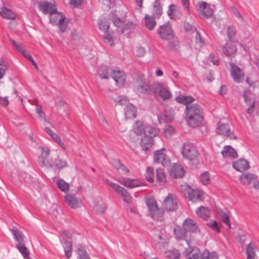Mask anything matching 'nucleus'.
Here are the masks:
<instances>
[{"mask_svg": "<svg viewBox=\"0 0 259 259\" xmlns=\"http://www.w3.org/2000/svg\"><path fill=\"white\" fill-rule=\"evenodd\" d=\"M181 153L183 158L191 162L190 166L192 169L198 167L200 163V153L193 144L184 143L182 147Z\"/></svg>", "mask_w": 259, "mask_h": 259, "instance_id": "f257e3e1", "label": "nucleus"}, {"mask_svg": "<svg viewBox=\"0 0 259 259\" xmlns=\"http://www.w3.org/2000/svg\"><path fill=\"white\" fill-rule=\"evenodd\" d=\"M202 110L197 104L187 106L186 110V120L192 127L198 126L203 120Z\"/></svg>", "mask_w": 259, "mask_h": 259, "instance_id": "f03ea898", "label": "nucleus"}, {"mask_svg": "<svg viewBox=\"0 0 259 259\" xmlns=\"http://www.w3.org/2000/svg\"><path fill=\"white\" fill-rule=\"evenodd\" d=\"M133 85L140 93L150 94L151 87L150 82L146 80L142 74H135L133 76Z\"/></svg>", "mask_w": 259, "mask_h": 259, "instance_id": "7ed1b4c3", "label": "nucleus"}, {"mask_svg": "<svg viewBox=\"0 0 259 259\" xmlns=\"http://www.w3.org/2000/svg\"><path fill=\"white\" fill-rule=\"evenodd\" d=\"M127 12L124 8H119V10L112 11L110 16L114 25L116 27L122 26L124 21L123 18L126 16Z\"/></svg>", "mask_w": 259, "mask_h": 259, "instance_id": "20e7f679", "label": "nucleus"}, {"mask_svg": "<svg viewBox=\"0 0 259 259\" xmlns=\"http://www.w3.org/2000/svg\"><path fill=\"white\" fill-rule=\"evenodd\" d=\"M197 10L199 16L203 18L211 17L213 13V9L209 4L199 1L196 6Z\"/></svg>", "mask_w": 259, "mask_h": 259, "instance_id": "39448f33", "label": "nucleus"}, {"mask_svg": "<svg viewBox=\"0 0 259 259\" xmlns=\"http://www.w3.org/2000/svg\"><path fill=\"white\" fill-rule=\"evenodd\" d=\"M163 206L167 211H174L178 208L177 197L173 194H168L164 199Z\"/></svg>", "mask_w": 259, "mask_h": 259, "instance_id": "423d86ee", "label": "nucleus"}, {"mask_svg": "<svg viewBox=\"0 0 259 259\" xmlns=\"http://www.w3.org/2000/svg\"><path fill=\"white\" fill-rule=\"evenodd\" d=\"M146 202L149 209V214L152 218L156 219L163 214V211L158 208L154 198L152 197L147 198Z\"/></svg>", "mask_w": 259, "mask_h": 259, "instance_id": "0eeeda50", "label": "nucleus"}, {"mask_svg": "<svg viewBox=\"0 0 259 259\" xmlns=\"http://www.w3.org/2000/svg\"><path fill=\"white\" fill-rule=\"evenodd\" d=\"M230 74L233 80L237 83L241 82L245 77L243 69L233 63H230Z\"/></svg>", "mask_w": 259, "mask_h": 259, "instance_id": "6e6552de", "label": "nucleus"}, {"mask_svg": "<svg viewBox=\"0 0 259 259\" xmlns=\"http://www.w3.org/2000/svg\"><path fill=\"white\" fill-rule=\"evenodd\" d=\"M61 237L64 241V249L65 256L69 258L72 255V239L69 232L64 231L61 235Z\"/></svg>", "mask_w": 259, "mask_h": 259, "instance_id": "1a4fd4ad", "label": "nucleus"}, {"mask_svg": "<svg viewBox=\"0 0 259 259\" xmlns=\"http://www.w3.org/2000/svg\"><path fill=\"white\" fill-rule=\"evenodd\" d=\"M216 132L218 135L229 137L230 139H236V137L230 131L229 125L227 123L220 122L217 127Z\"/></svg>", "mask_w": 259, "mask_h": 259, "instance_id": "9d476101", "label": "nucleus"}, {"mask_svg": "<svg viewBox=\"0 0 259 259\" xmlns=\"http://www.w3.org/2000/svg\"><path fill=\"white\" fill-rule=\"evenodd\" d=\"M109 185L121 197L123 201L128 204L130 203V194L128 191L123 187L113 182H110Z\"/></svg>", "mask_w": 259, "mask_h": 259, "instance_id": "9b49d317", "label": "nucleus"}, {"mask_svg": "<svg viewBox=\"0 0 259 259\" xmlns=\"http://www.w3.org/2000/svg\"><path fill=\"white\" fill-rule=\"evenodd\" d=\"M165 148L157 150L154 153V160L155 162L160 163L163 166H167L170 163V160L164 153Z\"/></svg>", "mask_w": 259, "mask_h": 259, "instance_id": "f8f14e48", "label": "nucleus"}, {"mask_svg": "<svg viewBox=\"0 0 259 259\" xmlns=\"http://www.w3.org/2000/svg\"><path fill=\"white\" fill-rule=\"evenodd\" d=\"M184 254L188 259L201 258L202 253L196 246H189L184 251Z\"/></svg>", "mask_w": 259, "mask_h": 259, "instance_id": "ddd939ff", "label": "nucleus"}, {"mask_svg": "<svg viewBox=\"0 0 259 259\" xmlns=\"http://www.w3.org/2000/svg\"><path fill=\"white\" fill-rule=\"evenodd\" d=\"M160 37L164 39H169L173 37V31L168 23L161 26L159 29Z\"/></svg>", "mask_w": 259, "mask_h": 259, "instance_id": "4468645a", "label": "nucleus"}, {"mask_svg": "<svg viewBox=\"0 0 259 259\" xmlns=\"http://www.w3.org/2000/svg\"><path fill=\"white\" fill-rule=\"evenodd\" d=\"M206 194L202 190L193 189L188 193L189 200L194 202L203 201Z\"/></svg>", "mask_w": 259, "mask_h": 259, "instance_id": "2eb2a0df", "label": "nucleus"}, {"mask_svg": "<svg viewBox=\"0 0 259 259\" xmlns=\"http://www.w3.org/2000/svg\"><path fill=\"white\" fill-rule=\"evenodd\" d=\"M237 49L234 42L229 41L223 48L222 51L227 56L234 57L237 52Z\"/></svg>", "mask_w": 259, "mask_h": 259, "instance_id": "dca6fc26", "label": "nucleus"}, {"mask_svg": "<svg viewBox=\"0 0 259 259\" xmlns=\"http://www.w3.org/2000/svg\"><path fill=\"white\" fill-rule=\"evenodd\" d=\"M155 93L163 100L169 99L171 98L172 95L168 89L164 87L160 84H158L156 87Z\"/></svg>", "mask_w": 259, "mask_h": 259, "instance_id": "f3484780", "label": "nucleus"}, {"mask_svg": "<svg viewBox=\"0 0 259 259\" xmlns=\"http://www.w3.org/2000/svg\"><path fill=\"white\" fill-rule=\"evenodd\" d=\"M111 77L115 80L118 87H121L124 84L126 76L123 72L113 70Z\"/></svg>", "mask_w": 259, "mask_h": 259, "instance_id": "a211bd4d", "label": "nucleus"}, {"mask_svg": "<svg viewBox=\"0 0 259 259\" xmlns=\"http://www.w3.org/2000/svg\"><path fill=\"white\" fill-rule=\"evenodd\" d=\"M170 176L174 178H182L185 175V171L183 166L180 164H174L169 170Z\"/></svg>", "mask_w": 259, "mask_h": 259, "instance_id": "6ab92c4d", "label": "nucleus"}, {"mask_svg": "<svg viewBox=\"0 0 259 259\" xmlns=\"http://www.w3.org/2000/svg\"><path fill=\"white\" fill-rule=\"evenodd\" d=\"M38 8L44 14H50L52 12H56L55 5L48 2H41L38 4Z\"/></svg>", "mask_w": 259, "mask_h": 259, "instance_id": "aec40b11", "label": "nucleus"}, {"mask_svg": "<svg viewBox=\"0 0 259 259\" xmlns=\"http://www.w3.org/2000/svg\"><path fill=\"white\" fill-rule=\"evenodd\" d=\"M195 213L197 216L203 220L207 221L210 217V209L204 206H200L195 209Z\"/></svg>", "mask_w": 259, "mask_h": 259, "instance_id": "412c9836", "label": "nucleus"}, {"mask_svg": "<svg viewBox=\"0 0 259 259\" xmlns=\"http://www.w3.org/2000/svg\"><path fill=\"white\" fill-rule=\"evenodd\" d=\"M175 116V113L173 110L171 109L165 110L158 116V120L159 122H169L173 120Z\"/></svg>", "mask_w": 259, "mask_h": 259, "instance_id": "4be33fe9", "label": "nucleus"}, {"mask_svg": "<svg viewBox=\"0 0 259 259\" xmlns=\"http://www.w3.org/2000/svg\"><path fill=\"white\" fill-rule=\"evenodd\" d=\"M257 176L253 174L246 172L242 174L240 177V183L245 186L250 184L256 180Z\"/></svg>", "mask_w": 259, "mask_h": 259, "instance_id": "5701e85b", "label": "nucleus"}, {"mask_svg": "<svg viewBox=\"0 0 259 259\" xmlns=\"http://www.w3.org/2000/svg\"><path fill=\"white\" fill-rule=\"evenodd\" d=\"M65 199L68 205L73 208L78 207L81 204V200L76 198L72 194H67Z\"/></svg>", "mask_w": 259, "mask_h": 259, "instance_id": "b1692460", "label": "nucleus"}, {"mask_svg": "<svg viewBox=\"0 0 259 259\" xmlns=\"http://www.w3.org/2000/svg\"><path fill=\"white\" fill-rule=\"evenodd\" d=\"M183 225L187 232L188 231L194 232L198 229V225L197 222L190 218L186 219L183 222Z\"/></svg>", "mask_w": 259, "mask_h": 259, "instance_id": "393cba45", "label": "nucleus"}, {"mask_svg": "<svg viewBox=\"0 0 259 259\" xmlns=\"http://www.w3.org/2000/svg\"><path fill=\"white\" fill-rule=\"evenodd\" d=\"M232 166L237 171L242 172L246 170L249 168V164L244 159H240L232 164Z\"/></svg>", "mask_w": 259, "mask_h": 259, "instance_id": "a878e982", "label": "nucleus"}, {"mask_svg": "<svg viewBox=\"0 0 259 259\" xmlns=\"http://www.w3.org/2000/svg\"><path fill=\"white\" fill-rule=\"evenodd\" d=\"M174 233L176 238L178 240H183L186 238L187 232L183 226L176 225L174 228Z\"/></svg>", "mask_w": 259, "mask_h": 259, "instance_id": "bb28decb", "label": "nucleus"}, {"mask_svg": "<svg viewBox=\"0 0 259 259\" xmlns=\"http://www.w3.org/2000/svg\"><path fill=\"white\" fill-rule=\"evenodd\" d=\"M65 19L61 13H59L56 9V12H52L50 14V22L53 25H58V22L64 21Z\"/></svg>", "mask_w": 259, "mask_h": 259, "instance_id": "cd10ccee", "label": "nucleus"}, {"mask_svg": "<svg viewBox=\"0 0 259 259\" xmlns=\"http://www.w3.org/2000/svg\"><path fill=\"white\" fill-rule=\"evenodd\" d=\"M117 103L121 106H125L124 108V116L125 119L127 120L128 119V106L130 105V100L128 98L124 96H120L118 97Z\"/></svg>", "mask_w": 259, "mask_h": 259, "instance_id": "c85d7f7f", "label": "nucleus"}, {"mask_svg": "<svg viewBox=\"0 0 259 259\" xmlns=\"http://www.w3.org/2000/svg\"><path fill=\"white\" fill-rule=\"evenodd\" d=\"M113 69L107 66H102L99 68L98 74L102 79H109L111 77Z\"/></svg>", "mask_w": 259, "mask_h": 259, "instance_id": "c756f323", "label": "nucleus"}, {"mask_svg": "<svg viewBox=\"0 0 259 259\" xmlns=\"http://www.w3.org/2000/svg\"><path fill=\"white\" fill-rule=\"evenodd\" d=\"M153 144V139L147 135H145L141 140L140 145L143 150H148Z\"/></svg>", "mask_w": 259, "mask_h": 259, "instance_id": "7c9ffc66", "label": "nucleus"}, {"mask_svg": "<svg viewBox=\"0 0 259 259\" xmlns=\"http://www.w3.org/2000/svg\"><path fill=\"white\" fill-rule=\"evenodd\" d=\"M112 164L119 174L124 175L129 172L128 169L118 159H114L112 162Z\"/></svg>", "mask_w": 259, "mask_h": 259, "instance_id": "2f4dec72", "label": "nucleus"}, {"mask_svg": "<svg viewBox=\"0 0 259 259\" xmlns=\"http://www.w3.org/2000/svg\"><path fill=\"white\" fill-rule=\"evenodd\" d=\"M244 97L246 104L249 106L247 110V112L249 114H252L254 112V100L251 98L249 94L245 93Z\"/></svg>", "mask_w": 259, "mask_h": 259, "instance_id": "473e14b6", "label": "nucleus"}, {"mask_svg": "<svg viewBox=\"0 0 259 259\" xmlns=\"http://www.w3.org/2000/svg\"><path fill=\"white\" fill-rule=\"evenodd\" d=\"M144 23L146 27L149 30L154 29L156 25L154 18L148 14H146L145 16Z\"/></svg>", "mask_w": 259, "mask_h": 259, "instance_id": "72a5a7b5", "label": "nucleus"}, {"mask_svg": "<svg viewBox=\"0 0 259 259\" xmlns=\"http://www.w3.org/2000/svg\"><path fill=\"white\" fill-rule=\"evenodd\" d=\"M46 132L53 138V139L64 150L66 149V147L63 142H62L61 138L58 135L53 132L48 127L45 128Z\"/></svg>", "mask_w": 259, "mask_h": 259, "instance_id": "f704fd0d", "label": "nucleus"}, {"mask_svg": "<svg viewBox=\"0 0 259 259\" xmlns=\"http://www.w3.org/2000/svg\"><path fill=\"white\" fill-rule=\"evenodd\" d=\"M167 14L169 17L171 19H176L180 17V13L178 7L174 5H171L169 6L167 10Z\"/></svg>", "mask_w": 259, "mask_h": 259, "instance_id": "c9c22d12", "label": "nucleus"}, {"mask_svg": "<svg viewBox=\"0 0 259 259\" xmlns=\"http://www.w3.org/2000/svg\"><path fill=\"white\" fill-rule=\"evenodd\" d=\"M1 16L5 19L14 20L16 15L10 9L6 7H3L0 11Z\"/></svg>", "mask_w": 259, "mask_h": 259, "instance_id": "e433bc0d", "label": "nucleus"}, {"mask_svg": "<svg viewBox=\"0 0 259 259\" xmlns=\"http://www.w3.org/2000/svg\"><path fill=\"white\" fill-rule=\"evenodd\" d=\"M133 131L137 135H140L145 133V129L143 124V122L141 120H138L133 124Z\"/></svg>", "mask_w": 259, "mask_h": 259, "instance_id": "4c0bfd02", "label": "nucleus"}, {"mask_svg": "<svg viewBox=\"0 0 259 259\" xmlns=\"http://www.w3.org/2000/svg\"><path fill=\"white\" fill-rule=\"evenodd\" d=\"M67 166V162L66 160L57 158L55 159L53 164H49V167L53 168L55 167L56 168L60 170Z\"/></svg>", "mask_w": 259, "mask_h": 259, "instance_id": "58836bf2", "label": "nucleus"}, {"mask_svg": "<svg viewBox=\"0 0 259 259\" xmlns=\"http://www.w3.org/2000/svg\"><path fill=\"white\" fill-rule=\"evenodd\" d=\"M256 248L252 243H250L247 245L246 248V252L247 255V259H255Z\"/></svg>", "mask_w": 259, "mask_h": 259, "instance_id": "ea45409f", "label": "nucleus"}, {"mask_svg": "<svg viewBox=\"0 0 259 259\" xmlns=\"http://www.w3.org/2000/svg\"><path fill=\"white\" fill-rule=\"evenodd\" d=\"M206 225L210 229L216 233L220 234L221 233L220 226H221V224H219L216 221L210 220L206 224Z\"/></svg>", "mask_w": 259, "mask_h": 259, "instance_id": "a19ab883", "label": "nucleus"}, {"mask_svg": "<svg viewBox=\"0 0 259 259\" xmlns=\"http://www.w3.org/2000/svg\"><path fill=\"white\" fill-rule=\"evenodd\" d=\"M16 248L23 255L24 259H30L29 252L24 243H18L16 245Z\"/></svg>", "mask_w": 259, "mask_h": 259, "instance_id": "79ce46f5", "label": "nucleus"}, {"mask_svg": "<svg viewBox=\"0 0 259 259\" xmlns=\"http://www.w3.org/2000/svg\"><path fill=\"white\" fill-rule=\"evenodd\" d=\"M156 181L159 185H164L166 183L165 176L163 170L160 168L156 170Z\"/></svg>", "mask_w": 259, "mask_h": 259, "instance_id": "37998d69", "label": "nucleus"}, {"mask_svg": "<svg viewBox=\"0 0 259 259\" xmlns=\"http://www.w3.org/2000/svg\"><path fill=\"white\" fill-rule=\"evenodd\" d=\"M176 101L179 103L187 105L195 101V99L190 96H182L176 98Z\"/></svg>", "mask_w": 259, "mask_h": 259, "instance_id": "c03bdc74", "label": "nucleus"}, {"mask_svg": "<svg viewBox=\"0 0 259 259\" xmlns=\"http://www.w3.org/2000/svg\"><path fill=\"white\" fill-rule=\"evenodd\" d=\"M223 156L225 157H235L237 155V152L230 146H226L221 152Z\"/></svg>", "mask_w": 259, "mask_h": 259, "instance_id": "a18cd8bd", "label": "nucleus"}, {"mask_svg": "<svg viewBox=\"0 0 259 259\" xmlns=\"http://www.w3.org/2000/svg\"><path fill=\"white\" fill-rule=\"evenodd\" d=\"M210 174L207 171L203 172L199 176V181L204 186H207L210 183Z\"/></svg>", "mask_w": 259, "mask_h": 259, "instance_id": "49530a36", "label": "nucleus"}, {"mask_svg": "<svg viewBox=\"0 0 259 259\" xmlns=\"http://www.w3.org/2000/svg\"><path fill=\"white\" fill-rule=\"evenodd\" d=\"M11 232L14 235V238L19 243H24V239L23 235L20 230L16 227H14L11 229Z\"/></svg>", "mask_w": 259, "mask_h": 259, "instance_id": "de8ad7c7", "label": "nucleus"}, {"mask_svg": "<svg viewBox=\"0 0 259 259\" xmlns=\"http://www.w3.org/2000/svg\"><path fill=\"white\" fill-rule=\"evenodd\" d=\"M165 253L167 257L171 259H179L181 256L180 251L177 249L168 250Z\"/></svg>", "mask_w": 259, "mask_h": 259, "instance_id": "09e8293b", "label": "nucleus"}, {"mask_svg": "<svg viewBox=\"0 0 259 259\" xmlns=\"http://www.w3.org/2000/svg\"><path fill=\"white\" fill-rule=\"evenodd\" d=\"M154 168L151 166H148L145 171V176L147 180L150 183L154 182Z\"/></svg>", "mask_w": 259, "mask_h": 259, "instance_id": "8fccbe9b", "label": "nucleus"}, {"mask_svg": "<svg viewBox=\"0 0 259 259\" xmlns=\"http://www.w3.org/2000/svg\"><path fill=\"white\" fill-rule=\"evenodd\" d=\"M133 53L139 57H143L146 53V49L144 46L137 45L134 48Z\"/></svg>", "mask_w": 259, "mask_h": 259, "instance_id": "3c124183", "label": "nucleus"}, {"mask_svg": "<svg viewBox=\"0 0 259 259\" xmlns=\"http://www.w3.org/2000/svg\"><path fill=\"white\" fill-rule=\"evenodd\" d=\"M9 64L8 62L1 60L0 61V79L3 78L6 74V71L8 70Z\"/></svg>", "mask_w": 259, "mask_h": 259, "instance_id": "603ef678", "label": "nucleus"}, {"mask_svg": "<svg viewBox=\"0 0 259 259\" xmlns=\"http://www.w3.org/2000/svg\"><path fill=\"white\" fill-rule=\"evenodd\" d=\"M56 184L59 189L64 192H67L69 189V184L63 180H58Z\"/></svg>", "mask_w": 259, "mask_h": 259, "instance_id": "864d4df0", "label": "nucleus"}, {"mask_svg": "<svg viewBox=\"0 0 259 259\" xmlns=\"http://www.w3.org/2000/svg\"><path fill=\"white\" fill-rule=\"evenodd\" d=\"M144 133L145 135L152 138V137L156 136L159 134V130L152 126H148L146 128Z\"/></svg>", "mask_w": 259, "mask_h": 259, "instance_id": "5fc2aeb1", "label": "nucleus"}, {"mask_svg": "<svg viewBox=\"0 0 259 259\" xmlns=\"http://www.w3.org/2000/svg\"><path fill=\"white\" fill-rule=\"evenodd\" d=\"M218 256L215 252H209L208 250H205L201 255V259H218Z\"/></svg>", "mask_w": 259, "mask_h": 259, "instance_id": "6e6d98bb", "label": "nucleus"}, {"mask_svg": "<svg viewBox=\"0 0 259 259\" xmlns=\"http://www.w3.org/2000/svg\"><path fill=\"white\" fill-rule=\"evenodd\" d=\"M109 23L106 19L101 20L99 24L100 29L103 30L105 32L106 31H109Z\"/></svg>", "mask_w": 259, "mask_h": 259, "instance_id": "4d7b16f0", "label": "nucleus"}, {"mask_svg": "<svg viewBox=\"0 0 259 259\" xmlns=\"http://www.w3.org/2000/svg\"><path fill=\"white\" fill-rule=\"evenodd\" d=\"M104 39L105 42L109 44L111 46H113L114 41L112 35L109 31H106L104 35Z\"/></svg>", "mask_w": 259, "mask_h": 259, "instance_id": "13d9d810", "label": "nucleus"}, {"mask_svg": "<svg viewBox=\"0 0 259 259\" xmlns=\"http://www.w3.org/2000/svg\"><path fill=\"white\" fill-rule=\"evenodd\" d=\"M246 82L249 84V87L254 89L259 88V81L257 80H253L248 77L246 78Z\"/></svg>", "mask_w": 259, "mask_h": 259, "instance_id": "bf43d9fd", "label": "nucleus"}, {"mask_svg": "<svg viewBox=\"0 0 259 259\" xmlns=\"http://www.w3.org/2000/svg\"><path fill=\"white\" fill-rule=\"evenodd\" d=\"M164 133L165 137H171L174 135L175 131L173 127L168 125L164 128Z\"/></svg>", "mask_w": 259, "mask_h": 259, "instance_id": "052dcab7", "label": "nucleus"}, {"mask_svg": "<svg viewBox=\"0 0 259 259\" xmlns=\"http://www.w3.org/2000/svg\"><path fill=\"white\" fill-rule=\"evenodd\" d=\"M207 63L209 65L211 62L213 65H218L219 64V61L218 58L213 54H210L207 58Z\"/></svg>", "mask_w": 259, "mask_h": 259, "instance_id": "680f3d73", "label": "nucleus"}, {"mask_svg": "<svg viewBox=\"0 0 259 259\" xmlns=\"http://www.w3.org/2000/svg\"><path fill=\"white\" fill-rule=\"evenodd\" d=\"M221 220L225 224L227 225L229 228H231V223L229 219V215L226 213H223L221 215Z\"/></svg>", "mask_w": 259, "mask_h": 259, "instance_id": "e2e57ef3", "label": "nucleus"}, {"mask_svg": "<svg viewBox=\"0 0 259 259\" xmlns=\"http://www.w3.org/2000/svg\"><path fill=\"white\" fill-rule=\"evenodd\" d=\"M117 181L125 187L130 188V178H125L120 177L118 178Z\"/></svg>", "mask_w": 259, "mask_h": 259, "instance_id": "0e129e2a", "label": "nucleus"}, {"mask_svg": "<svg viewBox=\"0 0 259 259\" xmlns=\"http://www.w3.org/2000/svg\"><path fill=\"white\" fill-rule=\"evenodd\" d=\"M107 208V206L106 204H103V205H99L97 204L95 206V210L99 213H104L106 209Z\"/></svg>", "mask_w": 259, "mask_h": 259, "instance_id": "69168bd1", "label": "nucleus"}, {"mask_svg": "<svg viewBox=\"0 0 259 259\" xmlns=\"http://www.w3.org/2000/svg\"><path fill=\"white\" fill-rule=\"evenodd\" d=\"M119 32L121 34H125V35H127V37H129L130 34V25L128 23L124 25L119 30Z\"/></svg>", "mask_w": 259, "mask_h": 259, "instance_id": "338daca9", "label": "nucleus"}, {"mask_svg": "<svg viewBox=\"0 0 259 259\" xmlns=\"http://www.w3.org/2000/svg\"><path fill=\"white\" fill-rule=\"evenodd\" d=\"M83 0H70L69 4L73 8H77L80 6Z\"/></svg>", "mask_w": 259, "mask_h": 259, "instance_id": "774afa93", "label": "nucleus"}]
</instances>
